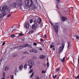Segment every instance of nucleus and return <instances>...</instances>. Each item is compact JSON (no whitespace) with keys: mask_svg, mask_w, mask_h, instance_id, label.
<instances>
[{"mask_svg":"<svg viewBox=\"0 0 79 79\" xmlns=\"http://www.w3.org/2000/svg\"><path fill=\"white\" fill-rule=\"evenodd\" d=\"M0 10L2 12V17H4L6 15V12L8 10V7L6 6H4L2 7V10L0 9Z\"/></svg>","mask_w":79,"mask_h":79,"instance_id":"1","label":"nucleus"},{"mask_svg":"<svg viewBox=\"0 0 79 79\" xmlns=\"http://www.w3.org/2000/svg\"><path fill=\"white\" fill-rule=\"evenodd\" d=\"M25 3L27 6H29V7L32 6L34 5V2L32 0H26Z\"/></svg>","mask_w":79,"mask_h":79,"instance_id":"2","label":"nucleus"},{"mask_svg":"<svg viewBox=\"0 0 79 79\" xmlns=\"http://www.w3.org/2000/svg\"><path fill=\"white\" fill-rule=\"evenodd\" d=\"M34 64V60H30L28 62V66H30V69H31V68H32V65Z\"/></svg>","mask_w":79,"mask_h":79,"instance_id":"3","label":"nucleus"},{"mask_svg":"<svg viewBox=\"0 0 79 79\" xmlns=\"http://www.w3.org/2000/svg\"><path fill=\"white\" fill-rule=\"evenodd\" d=\"M61 45L62 47H60L59 50V52L60 53L62 52V51L63 50V48H64V43H62L61 44Z\"/></svg>","mask_w":79,"mask_h":79,"instance_id":"4","label":"nucleus"},{"mask_svg":"<svg viewBox=\"0 0 79 79\" xmlns=\"http://www.w3.org/2000/svg\"><path fill=\"white\" fill-rule=\"evenodd\" d=\"M53 28L54 30H55V32L56 34H58V26L54 25L53 26Z\"/></svg>","mask_w":79,"mask_h":79,"instance_id":"5","label":"nucleus"},{"mask_svg":"<svg viewBox=\"0 0 79 79\" xmlns=\"http://www.w3.org/2000/svg\"><path fill=\"white\" fill-rule=\"evenodd\" d=\"M25 27H26V29H31L32 28V26H30L29 23L27 22L26 24Z\"/></svg>","mask_w":79,"mask_h":79,"instance_id":"6","label":"nucleus"},{"mask_svg":"<svg viewBox=\"0 0 79 79\" xmlns=\"http://www.w3.org/2000/svg\"><path fill=\"white\" fill-rule=\"evenodd\" d=\"M37 27V23H35L32 25V29H33V30H35V28H36V27Z\"/></svg>","mask_w":79,"mask_h":79,"instance_id":"7","label":"nucleus"},{"mask_svg":"<svg viewBox=\"0 0 79 79\" xmlns=\"http://www.w3.org/2000/svg\"><path fill=\"white\" fill-rule=\"evenodd\" d=\"M17 5V3L16 2H12L10 6H12L13 8H15Z\"/></svg>","mask_w":79,"mask_h":79,"instance_id":"8","label":"nucleus"},{"mask_svg":"<svg viewBox=\"0 0 79 79\" xmlns=\"http://www.w3.org/2000/svg\"><path fill=\"white\" fill-rule=\"evenodd\" d=\"M60 19L62 21H65L66 20H67V18L66 17H64V16H62L61 17Z\"/></svg>","mask_w":79,"mask_h":79,"instance_id":"9","label":"nucleus"},{"mask_svg":"<svg viewBox=\"0 0 79 79\" xmlns=\"http://www.w3.org/2000/svg\"><path fill=\"white\" fill-rule=\"evenodd\" d=\"M23 64H21L19 67V71H21L23 69Z\"/></svg>","mask_w":79,"mask_h":79,"instance_id":"10","label":"nucleus"},{"mask_svg":"<svg viewBox=\"0 0 79 79\" xmlns=\"http://www.w3.org/2000/svg\"><path fill=\"white\" fill-rule=\"evenodd\" d=\"M42 21V19L40 18H39L37 19V21L38 23H39V24H40V23H41V21Z\"/></svg>","mask_w":79,"mask_h":79,"instance_id":"11","label":"nucleus"},{"mask_svg":"<svg viewBox=\"0 0 79 79\" xmlns=\"http://www.w3.org/2000/svg\"><path fill=\"white\" fill-rule=\"evenodd\" d=\"M2 76L3 77L1 78V79H5L6 77L5 76V73L4 72L2 73Z\"/></svg>","mask_w":79,"mask_h":79,"instance_id":"12","label":"nucleus"},{"mask_svg":"<svg viewBox=\"0 0 79 79\" xmlns=\"http://www.w3.org/2000/svg\"><path fill=\"white\" fill-rule=\"evenodd\" d=\"M40 58L41 59H44V58H45V56L44 55H40Z\"/></svg>","mask_w":79,"mask_h":79,"instance_id":"13","label":"nucleus"},{"mask_svg":"<svg viewBox=\"0 0 79 79\" xmlns=\"http://www.w3.org/2000/svg\"><path fill=\"white\" fill-rule=\"evenodd\" d=\"M65 60V57H64L63 59H61V61L62 62V63H63V62H64V61Z\"/></svg>","mask_w":79,"mask_h":79,"instance_id":"14","label":"nucleus"},{"mask_svg":"<svg viewBox=\"0 0 79 79\" xmlns=\"http://www.w3.org/2000/svg\"><path fill=\"white\" fill-rule=\"evenodd\" d=\"M60 71V69L59 68H57L56 69V72H59Z\"/></svg>","mask_w":79,"mask_h":79,"instance_id":"15","label":"nucleus"},{"mask_svg":"<svg viewBox=\"0 0 79 79\" xmlns=\"http://www.w3.org/2000/svg\"><path fill=\"white\" fill-rule=\"evenodd\" d=\"M22 47H23V48H24L27 47V43L23 44V46H22Z\"/></svg>","mask_w":79,"mask_h":79,"instance_id":"16","label":"nucleus"},{"mask_svg":"<svg viewBox=\"0 0 79 79\" xmlns=\"http://www.w3.org/2000/svg\"><path fill=\"white\" fill-rule=\"evenodd\" d=\"M27 47H28L29 48H32V47L31 45L29 44H28L27 43Z\"/></svg>","mask_w":79,"mask_h":79,"instance_id":"17","label":"nucleus"},{"mask_svg":"<svg viewBox=\"0 0 79 79\" xmlns=\"http://www.w3.org/2000/svg\"><path fill=\"white\" fill-rule=\"evenodd\" d=\"M23 68L25 69H27V64H25Z\"/></svg>","mask_w":79,"mask_h":79,"instance_id":"18","label":"nucleus"},{"mask_svg":"<svg viewBox=\"0 0 79 79\" xmlns=\"http://www.w3.org/2000/svg\"><path fill=\"white\" fill-rule=\"evenodd\" d=\"M33 52H34V53H37V51L36 50H35V49H33Z\"/></svg>","mask_w":79,"mask_h":79,"instance_id":"19","label":"nucleus"},{"mask_svg":"<svg viewBox=\"0 0 79 79\" xmlns=\"http://www.w3.org/2000/svg\"><path fill=\"white\" fill-rule=\"evenodd\" d=\"M9 68H10L9 67H8V66H7L5 68V71H8V69H9Z\"/></svg>","mask_w":79,"mask_h":79,"instance_id":"20","label":"nucleus"},{"mask_svg":"<svg viewBox=\"0 0 79 79\" xmlns=\"http://www.w3.org/2000/svg\"><path fill=\"white\" fill-rule=\"evenodd\" d=\"M13 13V12H11V13H10V14L7 16V17L8 18H9L11 15V14Z\"/></svg>","mask_w":79,"mask_h":79,"instance_id":"21","label":"nucleus"},{"mask_svg":"<svg viewBox=\"0 0 79 79\" xmlns=\"http://www.w3.org/2000/svg\"><path fill=\"white\" fill-rule=\"evenodd\" d=\"M14 71H15V72H18V68L17 67H15V69H14Z\"/></svg>","mask_w":79,"mask_h":79,"instance_id":"22","label":"nucleus"},{"mask_svg":"<svg viewBox=\"0 0 79 79\" xmlns=\"http://www.w3.org/2000/svg\"><path fill=\"white\" fill-rule=\"evenodd\" d=\"M55 47V46L54 45H53L52 44H51L50 45V48H52L53 47Z\"/></svg>","mask_w":79,"mask_h":79,"instance_id":"23","label":"nucleus"},{"mask_svg":"<svg viewBox=\"0 0 79 79\" xmlns=\"http://www.w3.org/2000/svg\"><path fill=\"white\" fill-rule=\"evenodd\" d=\"M32 72H33V69H31V70L29 71V73L31 74V73H32Z\"/></svg>","mask_w":79,"mask_h":79,"instance_id":"24","label":"nucleus"},{"mask_svg":"<svg viewBox=\"0 0 79 79\" xmlns=\"http://www.w3.org/2000/svg\"><path fill=\"white\" fill-rule=\"evenodd\" d=\"M21 48H23V46H20L19 47V50H21Z\"/></svg>","mask_w":79,"mask_h":79,"instance_id":"25","label":"nucleus"},{"mask_svg":"<svg viewBox=\"0 0 79 79\" xmlns=\"http://www.w3.org/2000/svg\"><path fill=\"white\" fill-rule=\"evenodd\" d=\"M56 77H57V75H56L55 76H53V79H55V78H56Z\"/></svg>","mask_w":79,"mask_h":79,"instance_id":"26","label":"nucleus"},{"mask_svg":"<svg viewBox=\"0 0 79 79\" xmlns=\"http://www.w3.org/2000/svg\"><path fill=\"white\" fill-rule=\"evenodd\" d=\"M34 73H32L31 75V78H32V76H33V75H34Z\"/></svg>","mask_w":79,"mask_h":79,"instance_id":"27","label":"nucleus"},{"mask_svg":"<svg viewBox=\"0 0 79 79\" xmlns=\"http://www.w3.org/2000/svg\"><path fill=\"white\" fill-rule=\"evenodd\" d=\"M76 79H79V74H78V76L76 77Z\"/></svg>","mask_w":79,"mask_h":79,"instance_id":"28","label":"nucleus"},{"mask_svg":"<svg viewBox=\"0 0 79 79\" xmlns=\"http://www.w3.org/2000/svg\"><path fill=\"white\" fill-rule=\"evenodd\" d=\"M19 35H20V36H23L24 35V34L22 33H20L19 34Z\"/></svg>","mask_w":79,"mask_h":79,"instance_id":"29","label":"nucleus"},{"mask_svg":"<svg viewBox=\"0 0 79 79\" xmlns=\"http://www.w3.org/2000/svg\"><path fill=\"white\" fill-rule=\"evenodd\" d=\"M11 37H15V35L13 34L11 35Z\"/></svg>","mask_w":79,"mask_h":79,"instance_id":"30","label":"nucleus"},{"mask_svg":"<svg viewBox=\"0 0 79 79\" xmlns=\"http://www.w3.org/2000/svg\"><path fill=\"white\" fill-rule=\"evenodd\" d=\"M76 38L77 39V40H79V36H76Z\"/></svg>","mask_w":79,"mask_h":79,"instance_id":"31","label":"nucleus"},{"mask_svg":"<svg viewBox=\"0 0 79 79\" xmlns=\"http://www.w3.org/2000/svg\"><path fill=\"white\" fill-rule=\"evenodd\" d=\"M33 32H34V31L33 30H31L29 31V32L30 34H32V33H33Z\"/></svg>","mask_w":79,"mask_h":79,"instance_id":"32","label":"nucleus"},{"mask_svg":"<svg viewBox=\"0 0 79 79\" xmlns=\"http://www.w3.org/2000/svg\"><path fill=\"white\" fill-rule=\"evenodd\" d=\"M47 65L48 68V67H49V63L48 62H47Z\"/></svg>","mask_w":79,"mask_h":79,"instance_id":"33","label":"nucleus"},{"mask_svg":"<svg viewBox=\"0 0 79 79\" xmlns=\"http://www.w3.org/2000/svg\"><path fill=\"white\" fill-rule=\"evenodd\" d=\"M40 40L41 41V42H44V39H42V38H41Z\"/></svg>","mask_w":79,"mask_h":79,"instance_id":"34","label":"nucleus"},{"mask_svg":"<svg viewBox=\"0 0 79 79\" xmlns=\"http://www.w3.org/2000/svg\"><path fill=\"white\" fill-rule=\"evenodd\" d=\"M35 79H39V77H38L37 76H36L35 77Z\"/></svg>","mask_w":79,"mask_h":79,"instance_id":"35","label":"nucleus"},{"mask_svg":"<svg viewBox=\"0 0 79 79\" xmlns=\"http://www.w3.org/2000/svg\"><path fill=\"white\" fill-rule=\"evenodd\" d=\"M33 45H35V46H36L37 45V44L35 43H33Z\"/></svg>","mask_w":79,"mask_h":79,"instance_id":"36","label":"nucleus"},{"mask_svg":"<svg viewBox=\"0 0 79 79\" xmlns=\"http://www.w3.org/2000/svg\"><path fill=\"white\" fill-rule=\"evenodd\" d=\"M33 58L34 60H36V59H37V57L34 56L33 57Z\"/></svg>","mask_w":79,"mask_h":79,"instance_id":"37","label":"nucleus"},{"mask_svg":"<svg viewBox=\"0 0 79 79\" xmlns=\"http://www.w3.org/2000/svg\"><path fill=\"white\" fill-rule=\"evenodd\" d=\"M13 57H16V56H17V55H16V54H14L13 55Z\"/></svg>","mask_w":79,"mask_h":79,"instance_id":"38","label":"nucleus"},{"mask_svg":"<svg viewBox=\"0 0 79 79\" xmlns=\"http://www.w3.org/2000/svg\"><path fill=\"white\" fill-rule=\"evenodd\" d=\"M57 1L56 2H57V3H59V2H60V0H56Z\"/></svg>","mask_w":79,"mask_h":79,"instance_id":"39","label":"nucleus"},{"mask_svg":"<svg viewBox=\"0 0 79 79\" xmlns=\"http://www.w3.org/2000/svg\"><path fill=\"white\" fill-rule=\"evenodd\" d=\"M46 73V71H42V73Z\"/></svg>","mask_w":79,"mask_h":79,"instance_id":"40","label":"nucleus"},{"mask_svg":"<svg viewBox=\"0 0 79 79\" xmlns=\"http://www.w3.org/2000/svg\"><path fill=\"white\" fill-rule=\"evenodd\" d=\"M15 30H16V29H14L12 30V32H14V31H15Z\"/></svg>","mask_w":79,"mask_h":79,"instance_id":"41","label":"nucleus"},{"mask_svg":"<svg viewBox=\"0 0 79 79\" xmlns=\"http://www.w3.org/2000/svg\"><path fill=\"white\" fill-rule=\"evenodd\" d=\"M24 53L25 54H29V53L27 52H24Z\"/></svg>","mask_w":79,"mask_h":79,"instance_id":"42","label":"nucleus"},{"mask_svg":"<svg viewBox=\"0 0 79 79\" xmlns=\"http://www.w3.org/2000/svg\"><path fill=\"white\" fill-rule=\"evenodd\" d=\"M23 3H22V2H20V6H22V5H23Z\"/></svg>","mask_w":79,"mask_h":79,"instance_id":"43","label":"nucleus"},{"mask_svg":"<svg viewBox=\"0 0 79 79\" xmlns=\"http://www.w3.org/2000/svg\"><path fill=\"white\" fill-rule=\"evenodd\" d=\"M5 44V42H4L2 44V45H4Z\"/></svg>","mask_w":79,"mask_h":79,"instance_id":"44","label":"nucleus"},{"mask_svg":"<svg viewBox=\"0 0 79 79\" xmlns=\"http://www.w3.org/2000/svg\"><path fill=\"white\" fill-rule=\"evenodd\" d=\"M32 23V20H31L30 21V23Z\"/></svg>","mask_w":79,"mask_h":79,"instance_id":"45","label":"nucleus"},{"mask_svg":"<svg viewBox=\"0 0 79 79\" xmlns=\"http://www.w3.org/2000/svg\"><path fill=\"white\" fill-rule=\"evenodd\" d=\"M52 50L53 51H55V48L54 47H53V48H52Z\"/></svg>","mask_w":79,"mask_h":79,"instance_id":"46","label":"nucleus"},{"mask_svg":"<svg viewBox=\"0 0 79 79\" xmlns=\"http://www.w3.org/2000/svg\"><path fill=\"white\" fill-rule=\"evenodd\" d=\"M79 56H78V63H79Z\"/></svg>","mask_w":79,"mask_h":79,"instance_id":"47","label":"nucleus"},{"mask_svg":"<svg viewBox=\"0 0 79 79\" xmlns=\"http://www.w3.org/2000/svg\"><path fill=\"white\" fill-rule=\"evenodd\" d=\"M44 37H45V38H47V36L46 35H44Z\"/></svg>","mask_w":79,"mask_h":79,"instance_id":"48","label":"nucleus"},{"mask_svg":"<svg viewBox=\"0 0 79 79\" xmlns=\"http://www.w3.org/2000/svg\"><path fill=\"white\" fill-rule=\"evenodd\" d=\"M30 52H33V49L30 50Z\"/></svg>","mask_w":79,"mask_h":79,"instance_id":"49","label":"nucleus"},{"mask_svg":"<svg viewBox=\"0 0 79 79\" xmlns=\"http://www.w3.org/2000/svg\"><path fill=\"white\" fill-rule=\"evenodd\" d=\"M56 7H57V9H59V8H58V4L56 5Z\"/></svg>","mask_w":79,"mask_h":79,"instance_id":"50","label":"nucleus"},{"mask_svg":"<svg viewBox=\"0 0 79 79\" xmlns=\"http://www.w3.org/2000/svg\"><path fill=\"white\" fill-rule=\"evenodd\" d=\"M36 20H35L34 21V23H36Z\"/></svg>","mask_w":79,"mask_h":79,"instance_id":"51","label":"nucleus"},{"mask_svg":"<svg viewBox=\"0 0 79 79\" xmlns=\"http://www.w3.org/2000/svg\"><path fill=\"white\" fill-rule=\"evenodd\" d=\"M13 75L12 76V77H11V79H13Z\"/></svg>","mask_w":79,"mask_h":79,"instance_id":"52","label":"nucleus"},{"mask_svg":"<svg viewBox=\"0 0 79 79\" xmlns=\"http://www.w3.org/2000/svg\"><path fill=\"white\" fill-rule=\"evenodd\" d=\"M69 46H70V44H68V48H69Z\"/></svg>","mask_w":79,"mask_h":79,"instance_id":"53","label":"nucleus"},{"mask_svg":"<svg viewBox=\"0 0 79 79\" xmlns=\"http://www.w3.org/2000/svg\"><path fill=\"white\" fill-rule=\"evenodd\" d=\"M2 18V15L0 14V18Z\"/></svg>","mask_w":79,"mask_h":79,"instance_id":"54","label":"nucleus"},{"mask_svg":"<svg viewBox=\"0 0 79 79\" xmlns=\"http://www.w3.org/2000/svg\"><path fill=\"white\" fill-rule=\"evenodd\" d=\"M67 43L68 44H69V41H68Z\"/></svg>","mask_w":79,"mask_h":79,"instance_id":"55","label":"nucleus"},{"mask_svg":"<svg viewBox=\"0 0 79 79\" xmlns=\"http://www.w3.org/2000/svg\"><path fill=\"white\" fill-rule=\"evenodd\" d=\"M39 49L40 50H42V48H40Z\"/></svg>","mask_w":79,"mask_h":79,"instance_id":"56","label":"nucleus"},{"mask_svg":"<svg viewBox=\"0 0 79 79\" xmlns=\"http://www.w3.org/2000/svg\"><path fill=\"white\" fill-rule=\"evenodd\" d=\"M39 44H41V45H42V44H41L39 42Z\"/></svg>","mask_w":79,"mask_h":79,"instance_id":"57","label":"nucleus"},{"mask_svg":"<svg viewBox=\"0 0 79 79\" xmlns=\"http://www.w3.org/2000/svg\"><path fill=\"white\" fill-rule=\"evenodd\" d=\"M44 64V66H46V64Z\"/></svg>","mask_w":79,"mask_h":79,"instance_id":"58","label":"nucleus"},{"mask_svg":"<svg viewBox=\"0 0 79 79\" xmlns=\"http://www.w3.org/2000/svg\"><path fill=\"white\" fill-rule=\"evenodd\" d=\"M15 75H16V73H15Z\"/></svg>","mask_w":79,"mask_h":79,"instance_id":"59","label":"nucleus"},{"mask_svg":"<svg viewBox=\"0 0 79 79\" xmlns=\"http://www.w3.org/2000/svg\"><path fill=\"white\" fill-rule=\"evenodd\" d=\"M50 23L52 24V23H51V22H50Z\"/></svg>","mask_w":79,"mask_h":79,"instance_id":"60","label":"nucleus"},{"mask_svg":"<svg viewBox=\"0 0 79 79\" xmlns=\"http://www.w3.org/2000/svg\"><path fill=\"white\" fill-rule=\"evenodd\" d=\"M51 24H52V26H53V24L52 23Z\"/></svg>","mask_w":79,"mask_h":79,"instance_id":"61","label":"nucleus"},{"mask_svg":"<svg viewBox=\"0 0 79 79\" xmlns=\"http://www.w3.org/2000/svg\"><path fill=\"white\" fill-rule=\"evenodd\" d=\"M2 60V59H1V60H0V61H1V60Z\"/></svg>","mask_w":79,"mask_h":79,"instance_id":"62","label":"nucleus"},{"mask_svg":"<svg viewBox=\"0 0 79 79\" xmlns=\"http://www.w3.org/2000/svg\"><path fill=\"white\" fill-rule=\"evenodd\" d=\"M47 61H48V59L47 60Z\"/></svg>","mask_w":79,"mask_h":79,"instance_id":"63","label":"nucleus"},{"mask_svg":"<svg viewBox=\"0 0 79 79\" xmlns=\"http://www.w3.org/2000/svg\"><path fill=\"white\" fill-rule=\"evenodd\" d=\"M14 48H15V47H14Z\"/></svg>","mask_w":79,"mask_h":79,"instance_id":"64","label":"nucleus"}]
</instances>
